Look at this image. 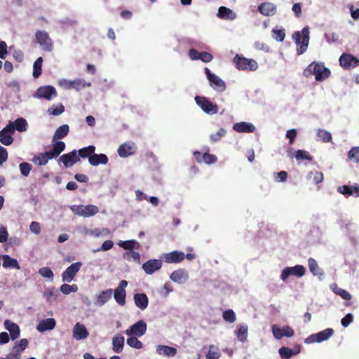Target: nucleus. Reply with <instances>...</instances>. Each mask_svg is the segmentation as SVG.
Listing matches in <instances>:
<instances>
[{
	"label": "nucleus",
	"mask_w": 359,
	"mask_h": 359,
	"mask_svg": "<svg viewBox=\"0 0 359 359\" xmlns=\"http://www.w3.org/2000/svg\"><path fill=\"white\" fill-rule=\"evenodd\" d=\"M95 147L93 145H89L88 147L80 149L77 151V154L79 158H88L89 159L90 156H92L95 153Z\"/></svg>",
	"instance_id": "obj_35"
},
{
	"label": "nucleus",
	"mask_w": 359,
	"mask_h": 359,
	"mask_svg": "<svg viewBox=\"0 0 359 359\" xmlns=\"http://www.w3.org/2000/svg\"><path fill=\"white\" fill-rule=\"evenodd\" d=\"M353 315L351 313H348L341 319V325L344 327H346L353 322Z\"/></svg>",
	"instance_id": "obj_58"
},
{
	"label": "nucleus",
	"mask_w": 359,
	"mask_h": 359,
	"mask_svg": "<svg viewBox=\"0 0 359 359\" xmlns=\"http://www.w3.org/2000/svg\"><path fill=\"white\" fill-rule=\"evenodd\" d=\"M217 161V158L214 154H210L208 152H205L203 155V161L206 164H212Z\"/></svg>",
	"instance_id": "obj_54"
},
{
	"label": "nucleus",
	"mask_w": 359,
	"mask_h": 359,
	"mask_svg": "<svg viewBox=\"0 0 359 359\" xmlns=\"http://www.w3.org/2000/svg\"><path fill=\"white\" fill-rule=\"evenodd\" d=\"M339 65L344 69H351L359 65V60L349 53H342L339 57Z\"/></svg>",
	"instance_id": "obj_10"
},
{
	"label": "nucleus",
	"mask_w": 359,
	"mask_h": 359,
	"mask_svg": "<svg viewBox=\"0 0 359 359\" xmlns=\"http://www.w3.org/2000/svg\"><path fill=\"white\" fill-rule=\"evenodd\" d=\"M297 135V132L295 129H290L286 133V137L289 139L290 144H292L294 142V139Z\"/></svg>",
	"instance_id": "obj_59"
},
{
	"label": "nucleus",
	"mask_w": 359,
	"mask_h": 359,
	"mask_svg": "<svg viewBox=\"0 0 359 359\" xmlns=\"http://www.w3.org/2000/svg\"><path fill=\"white\" fill-rule=\"evenodd\" d=\"M35 37L37 43H39L43 50L46 52H51L53 50V42L48 32L37 30L35 33Z\"/></svg>",
	"instance_id": "obj_4"
},
{
	"label": "nucleus",
	"mask_w": 359,
	"mask_h": 359,
	"mask_svg": "<svg viewBox=\"0 0 359 359\" xmlns=\"http://www.w3.org/2000/svg\"><path fill=\"white\" fill-rule=\"evenodd\" d=\"M71 210L76 215L82 216L84 217H89L96 215L99 212L98 207L94 205H72Z\"/></svg>",
	"instance_id": "obj_6"
},
{
	"label": "nucleus",
	"mask_w": 359,
	"mask_h": 359,
	"mask_svg": "<svg viewBox=\"0 0 359 359\" xmlns=\"http://www.w3.org/2000/svg\"><path fill=\"white\" fill-rule=\"evenodd\" d=\"M56 325L54 318H47L42 320L37 325L36 329L38 331L43 332L47 330H53Z\"/></svg>",
	"instance_id": "obj_26"
},
{
	"label": "nucleus",
	"mask_w": 359,
	"mask_h": 359,
	"mask_svg": "<svg viewBox=\"0 0 359 359\" xmlns=\"http://www.w3.org/2000/svg\"><path fill=\"white\" fill-rule=\"evenodd\" d=\"M309 271L315 276H322L324 275L323 270L319 267L318 262L315 259L310 257L308 259Z\"/></svg>",
	"instance_id": "obj_29"
},
{
	"label": "nucleus",
	"mask_w": 359,
	"mask_h": 359,
	"mask_svg": "<svg viewBox=\"0 0 359 359\" xmlns=\"http://www.w3.org/2000/svg\"><path fill=\"white\" fill-rule=\"evenodd\" d=\"M69 131V127L67 124H64V125L60 126L55 130L54 135L53 137L52 142H53L54 141H56L57 140L65 138L68 135Z\"/></svg>",
	"instance_id": "obj_32"
},
{
	"label": "nucleus",
	"mask_w": 359,
	"mask_h": 359,
	"mask_svg": "<svg viewBox=\"0 0 359 359\" xmlns=\"http://www.w3.org/2000/svg\"><path fill=\"white\" fill-rule=\"evenodd\" d=\"M161 258L165 263L177 264L184 260L185 254L181 251L174 250L168 253L163 254Z\"/></svg>",
	"instance_id": "obj_11"
},
{
	"label": "nucleus",
	"mask_w": 359,
	"mask_h": 359,
	"mask_svg": "<svg viewBox=\"0 0 359 359\" xmlns=\"http://www.w3.org/2000/svg\"><path fill=\"white\" fill-rule=\"evenodd\" d=\"M116 302L123 306L126 304V293H114Z\"/></svg>",
	"instance_id": "obj_62"
},
{
	"label": "nucleus",
	"mask_w": 359,
	"mask_h": 359,
	"mask_svg": "<svg viewBox=\"0 0 359 359\" xmlns=\"http://www.w3.org/2000/svg\"><path fill=\"white\" fill-rule=\"evenodd\" d=\"M82 263L80 262L72 264L68 266L66 270L62 273V277L63 281L71 282L76 273L80 270Z\"/></svg>",
	"instance_id": "obj_14"
},
{
	"label": "nucleus",
	"mask_w": 359,
	"mask_h": 359,
	"mask_svg": "<svg viewBox=\"0 0 359 359\" xmlns=\"http://www.w3.org/2000/svg\"><path fill=\"white\" fill-rule=\"evenodd\" d=\"M127 344L130 347L140 349L143 347V344L141 341L138 340L137 337L131 336L127 339Z\"/></svg>",
	"instance_id": "obj_44"
},
{
	"label": "nucleus",
	"mask_w": 359,
	"mask_h": 359,
	"mask_svg": "<svg viewBox=\"0 0 359 359\" xmlns=\"http://www.w3.org/2000/svg\"><path fill=\"white\" fill-rule=\"evenodd\" d=\"M248 327L246 325H241L235 330V334L238 341L245 342L248 339Z\"/></svg>",
	"instance_id": "obj_33"
},
{
	"label": "nucleus",
	"mask_w": 359,
	"mask_h": 359,
	"mask_svg": "<svg viewBox=\"0 0 359 359\" xmlns=\"http://www.w3.org/2000/svg\"><path fill=\"white\" fill-rule=\"evenodd\" d=\"M135 244H138V243H137L134 240H129V241H120L118 245L125 249V250H133L134 248H135Z\"/></svg>",
	"instance_id": "obj_47"
},
{
	"label": "nucleus",
	"mask_w": 359,
	"mask_h": 359,
	"mask_svg": "<svg viewBox=\"0 0 359 359\" xmlns=\"http://www.w3.org/2000/svg\"><path fill=\"white\" fill-rule=\"evenodd\" d=\"M207 78L210 86L218 92H223L226 89L224 81L215 74H212L208 68L205 69Z\"/></svg>",
	"instance_id": "obj_9"
},
{
	"label": "nucleus",
	"mask_w": 359,
	"mask_h": 359,
	"mask_svg": "<svg viewBox=\"0 0 359 359\" xmlns=\"http://www.w3.org/2000/svg\"><path fill=\"white\" fill-rule=\"evenodd\" d=\"M156 351L159 355H163L168 357H173L177 354V349L174 347L166 345H158Z\"/></svg>",
	"instance_id": "obj_30"
},
{
	"label": "nucleus",
	"mask_w": 359,
	"mask_h": 359,
	"mask_svg": "<svg viewBox=\"0 0 359 359\" xmlns=\"http://www.w3.org/2000/svg\"><path fill=\"white\" fill-rule=\"evenodd\" d=\"M334 330L332 328H327L323 331H320L316 334H312L306 337L304 340L305 344H312L314 342L320 343L327 340L334 334Z\"/></svg>",
	"instance_id": "obj_7"
},
{
	"label": "nucleus",
	"mask_w": 359,
	"mask_h": 359,
	"mask_svg": "<svg viewBox=\"0 0 359 359\" xmlns=\"http://www.w3.org/2000/svg\"><path fill=\"white\" fill-rule=\"evenodd\" d=\"M258 11L265 16H271L276 13V6L271 2H264L258 6Z\"/></svg>",
	"instance_id": "obj_22"
},
{
	"label": "nucleus",
	"mask_w": 359,
	"mask_h": 359,
	"mask_svg": "<svg viewBox=\"0 0 359 359\" xmlns=\"http://www.w3.org/2000/svg\"><path fill=\"white\" fill-rule=\"evenodd\" d=\"M36 95L39 97L45 98L48 100H50L53 97L57 96V92L53 86H46L39 87L37 90Z\"/></svg>",
	"instance_id": "obj_17"
},
{
	"label": "nucleus",
	"mask_w": 359,
	"mask_h": 359,
	"mask_svg": "<svg viewBox=\"0 0 359 359\" xmlns=\"http://www.w3.org/2000/svg\"><path fill=\"white\" fill-rule=\"evenodd\" d=\"M348 157L349 159L359 162V147H353L348 153Z\"/></svg>",
	"instance_id": "obj_52"
},
{
	"label": "nucleus",
	"mask_w": 359,
	"mask_h": 359,
	"mask_svg": "<svg viewBox=\"0 0 359 359\" xmlns=\"http://www.w3.org/2000/svg\"><path fill=\"white\" fill-rule=\"evenodd\" d=\"M15 130L19 132L26 131L28 127V123L24 118H18L14 122Z\"/></svg>",
	"instance_id": "obj_39"
},
{
	"label": "nucleus",
	"mask_w": 359,
	"mask_h": 359,
	"mask_svg": "<svg viewBox=\"0 0 359 359\" xmlns=\"http://www.w3.org/2000/svg\"><path fill=\"white\" fill-rule=\"evenodd\" d=\"M162 259H149L142 264V269L147 274L151 275L162 267Z\"/></svg>",
	"instance_id": "obj_15"
},
{
	"label": "nucleus",
	"mask_w": 359,
	"mask_h": 359,
	"mask_svg": "<svg viewBox=\"0 0 359 359\" xmlns=\"http://www.w3.org/2000/svg\"><path fill=\"white\" fill-rule=\"evenodd\" d=\"M306 273V269L302 265H296L290 267L287 266L282 271L280 278L285 281L290 276L302 277Z\"/></svg>",
	"instance_id": "obj_8"
},
{
	"label": "nucleus",
	"mask_w": 359,
	"mask_h": 359,
	"mask_svg": "<svg viewBox=\"0 0 359 359\" xmlns=\"http://www.w3.org/2000/svg\"><path fill=\"white\" fill-rule=\"evenodd\" d=\"M65 111V107L62 104H60L55 108H49L48 111L53 116H59Z\"/></svg>",
	"instance_id": "obj_57"
},
{
	"label": "nucleus",
	"mask_w": 359,
	"mask_h": 359,
	"mask_svg": "<svg viewBox=\"0 0 359 359\" xmlns=\"http://www.w3.org/2000/svg\"><path fill=\"white\" fill-rule=\"evenodd\" d=\"M134 300L135 305L141 310H144L148 306V298L145 293H135Z\"/></svg>",
	"instance_id": "obj_28"
},
{
	"label": "nucleus",
	"mask_w": 359,
	"mask_h": 359,
	"mask_svg": "<svg viewBox=\"0 0 359 359\" xmlns=\"http://www.w3.org/2000/svg\"><path fill=\"white\" fill-rule=\"evenodd\" d=\"M19 168L20 173L24 177H27L32 169V165L27 162L20 163Z\"/></svg>",
	"instance_id": "obj_46"
},
{
	"label": "nucleus",
	"mask_w": 359,
	"mask_h": 359,
	"mask_svg": "<svg viewBox=\"0 0 359 359\" xmlns=\"http://www.w3.org/2000/svg\"><path fill=\"white\" fill-rule=\"evenodd\" d=\"M226 130L224 128H220L216 133L212 134L210 135V140L212 142H217L220 140L221 137L226 135Z\"/></svg>",
	"instance_id": "obj_56"
},
{
	"label": "nucleus",
	"mask_w": 359,
	"mask_h": 359,
	"mask_svg": "<svg viewBox=\"0 0 359 359\" xmlns=\"http://www.w3.org/2000/svg\"><path fill=\"white\" fill-rule=\"evenodd\" d=\"M221 356V353L219 348L215 345H210L209 350L205 355V359H219Z\"/></svg>",
	"instance_id": "obj_37"
},
{
	"label": "nucleus",
	"mask_w": 359,
	"mask_h": 359,
	"mask_svg": "<svg viewBox=\"0 0 359 359\" xmlns=\"http://www.w3.org/2000/svg\"><path fill=\"white\" fill-rule=\"evenodd\" d=\"M28 345V341L27 339H21L16 344V348H18V352H22L23 351L25 348Z\"/></svg>",
	"instance_id": "obj_61"
},
{
	"label": "nucleus",
	"mask_w": 359,
	"mask_h": 359,
	"mask_svg": "<svg viewBox=\"0 0 359 359\" xmlns=\"http://www.w3.org/2000/svg\"><path fill=\"white\" fill-rule=\"evenodd\" d=\"M309 175L310 177L313 176V181L315 184H318L319 183H321L324 180V175L322 172L319 171H311L309 172Z\"/></svg>",
	"instance_id": "obj_51"
},
{
	"label": "nucleus",
	"mask_w": 359,
	"mask_h": 359,
	"mask_svg": "<svg viewBox=\"0 0 359 359\" xmlns=\"http://www.w3.org/2000/svg\"><path fill=\"white\" fill-rule=\"evenodd\" d=\"M39 274L44 277L49 279H52L53 278V273L51 271V269L48 267H42L39 271Z\"/></svg>",
	"instance_id": "obj_55"
},
{
	"label": "nucleus",
	"mask_w": 359,
	"mask_h": 359,
	"mask_svg": "<svg viewBox=\"0 0 359 359\" xmlns=\"http://www.w3.org/2000/svg\"><path fill=\"white\" fill-rule=\"evenodd\" d=\"M301 351V346L297 344L293 348L288 347H281L278 350L279 355L282 359H290L293 355H297Z\"/></svg>",
	"instance_id": "obj_19"
},
{
	"label": "nucleus",
	"mask_w": 359,
	"mask_h": 359,
	"mask_svg": "<svg viewBox=\"0 0 359 359\" xmlns=\"http://www.w3.org/2000/svg\"><path fill=\"white\" fill-rule=\"evenodd\" d=\"M320 65V63L318 62H311L304 71V76L306 78L311 77L312 75H315L316 74V70Z\"/></svg>",
	"instance_id": "obj_40"
},
{
	"label": "nucleus",
	"mask_w": 359,
	"mask_h": 359,
	"mask_svg": "<svg viewBox=\"0 0 359 359\" xmlns=\"http://www.w3.org/2000/svg\"><path fill=\"white\" fill-rule=\"evenodd\" d=\"M170 279L179 284H184L189 279V273L184 269H179L174 271L170 276Z\"/></svg>",
	"instance_id": "obj_18"
},
{
	"label": "nucleus",
	"mask_w": 359,
	"mask_h": 359,
	"mask_svg": "<svg viewBox=\"0 0 359 359\" xmlns=\"http://www.w3.org/2000/svg\"><path fill=\"white\" fill-rule=\"evenodd\" d=\"M352 186L343 185L338 187V191L344 195H351Z\"/></svg>",
	"instance_id": "obj_64"
},
{
	"label": "nucleus",
	"mask_w": 359,
	"mask_h": 359,
	"mask_svg": "<svg viewBox=\"0 0 359 359\" xmlns=\"http://www.w3.org/2000/svg\"><path fill=\"white\" fill-rule=\"evenodd\" d=\"M223 319L229 323H233L236 321V317L234 311L231 309L226 310L222 313Z\"/></svg>",
	"instance_id": "obj_48"
},
{
	"label": "nucleus",
	"mask_w": 359,
	"mask_h": 359,
	"mask_svg": "<svg viewBox=\"0 0 359 359\" xmlns=\"http://www.w3.org/2000/svg\"><path fill=\"white\" fill-rule=\"evenodd\" d=\"M317 136L325 143L330 142L332 140L331 133L324 129H318Z\"/></svg>",
	"instance_id": "obj_42"
},
{
	"label": "nucleus",
	"mask_w": 359,
	"mask_h": 359,
	"mask_svg": "<svg viewBox=\"0 0 359 359\" xmlns=\"http://www.w3.org/2000/svg\"><path fill=\"white\" fill-rule=\"evenodd\" d=\"M65 143L62 141H57L53 145V148L46 152L39 153L34 156L32 162L39 165H45L49 160L55 158L65 149Z\"/></svg>",
	"instance_id": "obj_1"
},
{
	"label": "nucleus",
	"mask_w": 359,
	"mask_h": 359,
	"mask_svg": "<svg viewBox=\"0 0 359 359\" xmlns=\"http://www.w3.org/2000/svg\"><path fill=\"white\" fill-rule=\"evenodd\" d=\"M147 331V323L140 320L136 323L133 324L126 331V334L128 336H137L141 337L145 334Z\"/></svg>",
	"instance_id": "obj_12"
},
{
	"label": "nucleus",
	"mask_w": 359,
	"mask_h": 359,
	"mask_svg": "<svg viewBox=\"0 0 359 359\" xmlns=\"http://www.w3.org/2000/svg\"><path fill=\"white\" fill-rule=\"evenodd\" d=\"M0 142L5 146H9L13 142L12 134L4 133L0 134Z\"/></svg>",
	"instance_id": "obj_49"
},
{
	"label": "nucleus",
	"mask_w": 359,
	"mask_h": 359,
	"mask_svg": "<svg viewBox=\"0 0 359 359\" xmlns=\"http://www.w3.org/2000/svg\"><path fill=\"white\" fill-rule=\"evenodd\" d=\"M42 63H43V58L41 57H38L34 63L32 75L36 79L39 78V76L41 74Z\"/></svg>",
	"instance_id": "obj_38"
},
{
	"label": "nucleus",
	"mask_w": 359,
	"mask_h": 359,
	"mask_svg": "<svg viewBox=\"0 0 359 359\" xmlns=\"http://www.w3.org/2000/svg\"><path fill=\"white\" fill-rule=\"evenodd\" d=\"M233 129L237 133H251L255 131V126L248 122H239L233 124Z\"/></svg>",
	"instance_id": "obj_21"
},
{
	"label": "nucleus",
	"mask_w": 359,
	"mask_h": 359,
	"mask_svg": "<svg viewBox=\"0 0 359 359\" xmlns=\"http://www.w3.org/2000/svg\"><path fill=\"white\" fill-rule=\"evenodd\" d=\"M111 294V293H105V292L100 293L99 295L96 296V300L95 301L94 304L96 306H99L103 305L110 298Z\"/></svg>",
	"instance_id": "obj_45"
},
{
	"label": "nucleus",
	"mask_w": 359,
	"mask_h": 359,
	"mask_svg": "<svg viewBox=\"0 0 359 359\" xmlns=\"http://www.w3.org/2000/svg\"><path fill=\"white\" fill-rule=\"evenodd\" d=\"M295 158L297 161L307 160L311 161L313 160V156L309 151L300 149L295 152Z\"/></svg>",
	"instance_id": "obj_43"
},
{
	"label": "nucleus",
	"mask_w": 359,
	"mask_h": 359,
	"mask_svg": "<svg viewBox=\"0 0 359 359\" xmlns=\"http://www.w3.org/2000/svg\"><path fill=\"white\" fill-rule=\"evenodd\" d=\"M118 154L121 157L126 158L135 152L134 144L123 143L118 149Z\"/></svg>",
	"instance_id": "obj_24"
},
{
	"label": "nucleus",
	"mask_w": 359,
	"mask_h": 359,
	"mask_svg": "<svg viewBox=\"0 0 359 359\" xmlns=\"http://www.w3.org/2000/svg\"><path fill=\"white\" fill-rule=\"evenodd\" d=\"M272 33L273 38L278 41H283L285 37V30L283 28L281 29H273Z\"/></svg>",
	"instance_id": "obj_50"
},
{
	"label": "nucleus",
	"mask_w": 359,
	"mask_h": 359,
	"mask_svg": "<svg viewBox=\"0 0 359 359\" xmlns=\"http://www.w3.org/2000/svg\"><path fill=\"white\" fill-rule=\"evenodd\" d=\"M123 258L128 261H134L137 264H140L141 258L139 252L130 250L123 253Z\"/></svg>",
	"instance_id": "obj_36"
},
{
	"label": "nucleus",
	"mask_w": 359,
	"mask_h": 359,
	"mask_svg": "<svg viewBox=\"0 0 359 359\" xmlns=\"http://www.w3.org/2000/svg\"><path fill=\"white\" fill-rule=\"evenodd\" d=\"M124 337L121 335V334H116L113 339H112V348L113 351L116 353H119L123 351V346H124Z\"/></svg>",
	"instance_id": "obj_27"
},
{
	"label": "nucleus",
	"mask_w": 359,
	"mask_h": 359,
	"mask_svg": "<svg viewBox=\"0 0 359 359\" xmlns=\"http://www.w3.org/2000/svg\"><path fill=\"white\" fill-rule=\"evenodd\" d=\"M4 326L6 329L10 332V336L12 340L18 339L20 336V327L13 322L6 320L4 321Z\"/></svg>",
	"instance_id": "obj_23"
},
{
	"label": "nucleus",
	"mask_w": 359,
	"mask_h": 359,
	"mask_svg": "<svg viewBox=\"0 0 359 359\" xmlns=\"http://www.w3.org/2000/svg\"><path fill=\"white\" fill-rule=\"evenodd\" d=\"M30 231L35 234H39L41 233V226L37 222H32L29 226Z\"/></svg>",
	"instance_id": "obj_63"
},
{
	"label": "nucleus",
	"mask_w": 359,
	"mask_h": 359,
	"mask_svg": "<svg viewBox=\"0 0 359 359\" xmlns=\"http://www.w3.org/2000/svg\"><path fill=\"white\" fill-rule=\"evenodd\" d=\"M109 161V158L107 155L104 154H93L92 156L89 158V163L93 166H97L100 164L106 165Z\"/></svg>",
	"instance_id": "obj_25"
},
{
	"label": "nucleus",
	"mask_w": 359,
	"mask_h": 359,
	"mask_svg": "<svg viewBox=\"0 0 359 359\" xmlns=\"http://www.w3.org/2000/svg\"><path fill=\"white\" fill-rule=\"evenodd\" d=\"M255 47L257 50H263L266 53L270 50V47L264 42L256 41L255 43Z\"/></svg>",
	"instance_id": "obj_60"
},
{
	"label": "nucleus",
	"mask_w": 359,
	"mask_h": 359,
	"mask_svg": "<svg viewBox=\"0 0 359 359\" xmlns=\"http://www.w3.org/2000/svg\"><path fill=\"white\" fill-rule=\"evenodd\" d=\"M271 330L274 337L277 339H280L283 337H292L294 334L293 329L288 325L280 328L278 325H273Z\"/></svg>",
	"instance_id": "obj_13"
},
{
	"label": "nucleus",
	"mask_w": 359,
	"mask_h": 359,
	"mask_svg": "<svg viewBox=\"0 0 359 359\" xmlns=\"http://www.w3.org/2000/svg\"><path fill=\"white\" fill-rule=\"evenodd\" d=\"M90 86H91L90 82H86V81L80 79L72 81V89H75L76 90H80L86 87Z\"/></svg>",
	"instance_id": "obj_41"
},
{
	"label": "nucleus",
	"mask_w": 359,
	"mask_h": 359,
	"mask_svg": "<svg viewBox=\"0 0 359 359\" xmlns=\"http://www.w3.org/2000/svg\"><path fill=\"white\" fill-rule=\"evenodd\" d=\"M292 39L297 45V52L302 55L306 52L309 42V30L307 27L302 29V32L297 31L292 34Z\"/></svg>",
	"instance_id": "obj_2"
},
{
	"label": "nucleus",
	"mask_w": 359,
	"mask_h": 359,
	"mask_svg": "<svg viewBox=\"0 0 359 359\" xmlns=\"http://www.w3.org/2000/svg\"><path fill=\"white\" fill-rule=\"evenodd\" d=\"M232 13V11L225 6H221L218 10V16L220 18H230V15Z\"/></svg>",
	"instance_id": "obj_53"
},
{
	"label": "nucleus",
	"mask_w": 359,
	"mask_h": 359,
	"mask_svg": "<svg viewBox=\"0 0 359 359\" xmlns=\"http://www.w3.org/2000/svg\"><path fill=\"white\" fill-rule=\"evenodd\" d=\"M60 161L64 164L65 167L69 168L79 162L80 158L78 156L77 151L74 149L69 153L62 155L60 157Z\"/></svg>",
	"instance_id": "obj_16"
},
{
	"label": "nucleus",
	"mask_w": 359,
	"mask_h": 359,
	"mask_svg": "<svg viewBox=\"0 0 359 359\" xmlns=\"http://www.w3.org/2000/svg\"><path fill=\"white\" fill-rule=\"evenodd\" d=\"M316 71L315 79L317 81H324L330 75V71L329 69L325 67L322 63H320L318 70Z\"/></svg>",
	"instance_id": "obj_31"
},
{
	"label": "nucleus",
	"mask_w": 359,
	"mask_h": 359,
	"mask_svg": "<svg viewBox=\"0 0 359 359\" xmlns=\"http://www.w3.org/2000/svg\"><path fill=\"white\" fill-rule=\"evenodd\" d=\"M236 67L239 70L255 71L258 68L257 62L253 59H248L236 54L233 58Z\"/></svg>",
	"instance_id": "obj_3"
},
{
	"label": "nucleus",
	"mask_w": 359,
	"mask_h": 359,
	"mask_svg": "<svg viewBox=\"0 0 359 359\" xmlns=\"http://www.w3.org/2000/svg\"><path fill=\"white\" fill-rule=\"evenodd\" d=\"M195 101L201 109L208 114H216L218 112V106L210 102L203 96H196Z\"/></svg>",
	"instance_id": "obj_5"
},
{
	"label": "nucleus",
	"mask_w": 359,
	"mask_h": 359,
	"mask_svg": "<svg viewBox=\"0 0 359 359\" xmlns=\"http://www.w3.org/2000/svg\"><path fill=\"white\" fill-rule=\"evenodd\" d=\"M3 259V266L4 268H13L16 269H20L19 264L17 259L14 258H11L10 256L7 255H2Z\"/></svg>",
	"instance_id": "obj_34"
},
{
	"label": "nucleus",
	"mask_w": 359,
	"mask_h": 359,
	"mask_svg": "<svg viewBox=\"0 0 359 359\" xmlns=\"http://www.w3.org/2000/svg\"><path fill=\"white\" fill-rule=\"evenodd\" d=\"M89 333L84 325L79 323H76L73 328V337L76 340H82L86 339Z\"/></svg>",
	"instance_id": "obj_20"
}]
</instances>
